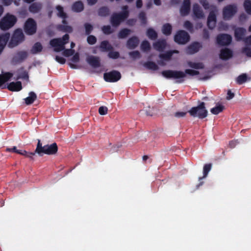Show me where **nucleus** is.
<instances>
[{
  "mask_svg": "<svg viewBox=\"0 0 251 251\" xmlns=\"http://www.w3.org/2000/svg\"><path fill=\"white\" fill-rule=\"evenodd\" d=\"M190 35L186 31L180 30L175 35L174 41L178 44L184 45L190 40Z\"/></svg>",
  "mask_w": 251,
  "mask_h": 251,
  "instance_id": "obj_11",
  "label": "nucleus"
},
{
  "mask_svg": "<svg viewBox=\"0 0 251 251\" xmlns=\"http://www.w3.org/2000/svg\"><path fill=\"white\" fill-rule=\"evenodd\" d=\"M43 49L41 44L39 42H36L33 46L32 49L30 50V52L32 54H36L39 52H41Z\"/></svg>",
  "mask_w": 251,
  "mask_h": 251,
  "instance_id": "obj_34",
  "label": "nucleus"
},
{
  "mask_svg": "<svg viewBox=\"0 0 251 251\" xmlns=\"http://www.w3.org/2000/svg\"><path fill=\"white\" fill-rule=\"evenodd\" d=\"M131 30L128 28H123L118 33V36L120 39H124L130 33Z\"/></svg>",
  "mask_w": 251,
  "mask_h": 251,
  "instance_id": "obj_35",
  "label": "nucleus"
},
{
  "mask_svg": "<svg viewBox=\"0 0 251 251\" xmlns=\"http://www.w3.org/2000/svg\"><path fill=\"white\" fill-rule=\"evenodd\" d=\"M36 99V94L33 92H30L29 93V96L25 99V103L26 105H30L33 103Z\"/></svg>",
  "mask_w": 251,
  "mask_h": 251,
  "instance_id": "obj_33",
  "label": "nucleus"
},
{
  "mask_svg": "<svg viewBox=\"0 0 251 251\" xmlns=\"http://www.w3.org/2000/svg\"><path fill=\"white\" fill-rule=\"evenodd\" d=\"M28 57V53L25 50L17 51L13 55L11 60V63L16 65L22 63Z\"/></svg>",
  "mask_w": 251,
  "mask_h": 251,
  "instance_id": "obj_10",
  "label": "nucleus"
},
{
  "mask_svg": "<svg viewBox=\"0 0 251 251\" xmlns=\"http://www.w3.org/2000/svg\"><path fill=\"white\" fill-rule=\"evenodd\" d=\"M136 22V20L135 19H130L127 21V23L129 25H135Z\"/></svg>",
  "mask_w": 251,
  "mask_h": 251,
  "instance_id": "obj_64",
  "label": "nucleus"
},
{
  "mask_svg": "<svg viewBox=\"0 0 251 251\" xmlns=\"http://www.w3.org/2000/svg\"><path fill=\"white\" fill-rule=\"evenodd\" d=\"M129 55L133 59H136L141 57V54L138 50L131 51L129 53Z\"/></svg>",
  "mask_w": 251,
  "mask_h": 251,
  "instance_id": "obj_50",
  "label": "nucleus"
},
{
  "mask_svg": "<svg viewBox=\"0 0 251 251\" xmlns=\"http://www.w3.org/2000/svg\"><path fill=\"white\" fill-rule=\"evenodd\" d=\"M184 26L185 28L190 31L193 29V26L192 24L189 21H186L184 23Z\"/></svg>",
  "mask_w": 251,
  "mask_h": 251,
  "instance_id": "obj_53",
  "label": "nucleus"
},
{
  "mask_svg": "<svg viewBox=\"0 0 251 251\" xmlns=\"http://www.w3.org/2000/svg\"><path fill=\"white\" fill-rule=\"evenodd\" d=\"M244 7L246 12L251 15V1L250 0H245L244 2Z\"/></svg>",
  "mask_w": 251,
  "mask_h": 251,
  "instance_id": "obj_44",
  "label": "nucleus"
},
{
  "mask_svg": "<svg viewBox=\"0 0 251 251\" xmlns=\"http://www.w3.org/2000/svg\"><path fill=\"white\" fill-rule=\"evenodd\" d=\"M172 31V26L171 24L169 23L165 24L162 26V32L166 36L171 35Z\"/></svg>",
  "mask_w": 251,
  "mask_h": 251,
  "instance_id": "obj_30",
  "label": "nucleus"
},
{
  "mask_svg": "<svg viewBox=\"0 0 251 251\" xmlns=\"http://www.w3.org/2000/svg\"><path fill=\"white\" fill-rule=\"evenodd\" d=\"M108 56L110 58L116 59L120 57V53L118 51H113L111 50L109 51Z\"/></svg>",
  "mask_w": 251,
  "mask_h": 251,
  "instance_id": "obj_45",
  "label": "nucleus"
},
{
  "mask_svg": "<svg viewBox=\"0 0 251 251\" xmlns=\"http://www.w3.org/2000/svg\"><path fill=\"white\" fill-rule=\"evenodd\" d=\"M141 49L143 51H149L151 49L150 43L147 40L143 41L141 45Z\"/></svg>",
  "mask_w": 251,
  "mask_h": 251,
  "instance_id": "obj_42",
  "label": "nucleus"
},
{
  "mask_svg": "<svg viewBox=\"0 0 251 251\" xmlns=\"http://www.w3.org/2000/svg\"><path fill=\"white\" fill-rule=\"evenodd\" d=\"M84 26L85 29V34L86 35H89L93 30V26L92 25L89 23H85L84 25Z\"/></svg>",
  "mask_w": 251,
  "mask_h": 251,
  "instance_id": "obj_48",
  "label": "nucleus"
},
{
  "mask_svg": "<svg viewBox=\"0 0 251 251\" xmlns=\"http://www.w3.org/2000/svg\"><path fill=\"white\" fill-rule=\"evenodd\" d=\"M87 41L89 45H94L97 42V38L92 35H88Z\"/></svg>",
  "mask_w": 251,
  "mask_h": 251,
  "instance_id": "obj_51",
  "label": "nucleus"
},
{
  "mask_svg": "<svg viewBox=\"0 0 251 251\" xmlns=\"http://www.w3.org/2000/svg\"><path fill=\"white\" fill-rule=\"evenodd\" d=\"M127 19V14L125 12L113 13L110 19L111 24L113 27H118Z\"/></svg>",
  "mask_w": 251,
  "mask_h": 251,
  "instance_id": "obj_7",
  "label": "nucleus"
},
{
  "mask_svg": "<svg viewBox=\"0 0 251 251\" xmlns=\"http://www.w3.org/2000/svg\"><path fill=\"white\" fill-rule=\"evenodd\" d=\"M147 35L151 40H155L158 36L157 32L152 28H149L147 31Z\"/></svg>",
  "mask_w": 251,
  "mask_h": 251,
  "instance_id": "obj_36",
  "label": "nucleus"
},
{
  "mask_svg": "<svg viewBox=\"0 0 251 251\" xmlns=\"http://www.w3.org/2000/svg\"><path fill=\"white\" fill-rule=\"evenodd\" d=\"M108 108L106 106H101L99 108V113L101 115H104L107 113Z\"/></svg>",
  "mask_w": 251,
  "mask_h": 251,
  "instance_id": "obj_54",
  "label": "nucleus"
},
{
  "mask_svg": "<svg viewBox=\"0 0 251 251\" xmlns=\"http://www.w3.org/2000/svg\"><path fill=\"white\" fill-rule=\"evenodd\" d=\"M166 45L167 43L165 39L159 40L153 44L154 49L159 51H162L165 49Z\"/></svg>",
  "mask_w": 251,
  "mask_h": 251,
  "instance_id": "obj_22",
  "label": "nucleus"
},
{
  "mask_svg": "<svg viewBox=\"0 0 251 251\" xmlns=\"http://www.w3.org/2000/svg\"><path fill=\"white\" fill-rule=\"evenodd\" d=\"M100 49L102 52L109 51L113 50V47L109 44V42L107 40H104L101 42L100 45Z\"/></svg>",
  "mask_w": 251,
  "mask_h": 251,
  "instance_id": "obj_26",
  "label": "nucleus"
},
{
  "mask_svg": "<svg viewBox=\"0 0 251 251\" xmlns=\"http://www.w3.org/2000/svg\"><path fill=\"white\" fill-rule=\"evenodd\" d=\"M24 29L28 35L34 34L37 31V24L35 21L32 18H28L24 24Z\"/></svg>",
  "mask_w": 251,
  "mask_h": 251,
  "instance_id": "obj_9",
  "label": "nucleus"
},
{
  "mask_svg": "<svg viewBox=\"0 0 251 251\" xmlns=\"http://www.w3.org/2000/svg\"><path fill=\"white\" fill-rule=\"evenodd\" d=\"M177 52L178 51L176 50L168 51L164 53L160 54L159 55V57L165 60H169L171 59L173 54L174 53Z\"/></svg>",
  "mask_w": 251,
  "mask_h": 251,
  "instance_id": "obj_32",
  "label": "nucleus"
},
{
  "mask_svg": "<svg viewBox=\"0 0 251 251\" xmlns=\"http://www.w3.org/2000/svg\"><path fill=\"white\" fill-rule=\"evenodd\" d=\"M55 60L56 61L61 64H64L66 62V59L58 55H56L55 56Z\"/></svg>",
  "mask_w": 251,
  "mask_h": 251,
  "instance_id": "obj_58",
  "label": "nucleus"
},
{
  "mask_svg": "<svg viewBox=\"0 0 251 251\" xmlns=\"http://www.w3.org/2000/svg\"><path fill=\"white\" fill-rule=\"evenodd\" d=\"M216 25V22L207 21V25L209 29H212L215 28Z\"/></svg>",
  "mask_w": 251,
  "mask_h": 251,
  "instance_id": "obj_60",
  "label": "nucleus"
},
{
  "mask_svg": "<svg viewBox=\"0 0 251 251\" xmlns=\"http://www.w3.org/2000/svg\"><path fill=\"white\" fill-rule=\"evenodd\" d=\"M57 151L58 146L56 143H53L50 145L48 144L43 146L40 140H38L35 152L39 156H42L44 154L54 155L57 153Z\"/></svg>",
  "mask_w": 251,
  "mask_h": 251,
  "instance_id": "obj_2",
  "label": "nucleus"
},
{
  "mask_svg": "<svg viewBox=\"0 0 251 251\" xmlns=\"http://www.w3.org/2000/svg\"><path fill=\"white\" fill-rule=\"evenodd\" d=\"M234 97V94L230 90H228L227 93L226 99L227 100H230L232 99Z\"/></svg>",
  "mask_w": 251,
  "mask_h": 251,
  "instance_id": "obj_63",
  "label": "nucleus"
},
{
  "mask_svg": "<svg viewBox=\"0 0 251 251\" xmlns=\"http://www.w3.org/2000/svg\"><path fill=\"white\" fill-rule=\"evenodd\" d=\"M43 7V5L41 2H33L31 4L28 8L30 12L35 14L39 12Z\"/></svg>",
  "mask_w": 251,
  "mask_h": 251,
  "instance_id": "obj_24",
  "label": "nucleus"
},
{
  "mask_svg": "<svg viewBox=\"0 0 251 251\" xmlns=\"http://www.w3.org/2000/svg\"><path fill=\"white\" fill-rule=\"evenodd\" d=\"M102 31L104 34L109 35L113 33V30L109 25H103L101 28Z\"/></svg>",
  "mask_w": 251,
  "mask_h": 251,
  "instance_id": "obj_47",
  "label": "nucleus"
},
{
  "mask_svg": "<svg viewBox=\"0 0 251 251\" xmlns=\"http://www.w3.org/2000/svg\"><path fill=\"white\" fill-rule=\"evenodd\" d=\"M139 39L136 36H133L128 39L126 43V46L129 49H134L138 45Z\"/></svg>",
  "mask_w": 251,
  "mask_h": 251,
  "instance_id": "obj_21",
  "label": "nucleus"
},
{
  "mask_svg": "<svg viewBox=\"0 0 251 251\" xmlns=\"http://www.w3.org/2000/svg\"><path fill=\"white\" fill-rule=\"evenodd\" d=\"M187 113V112L177 111L174 113V116L176 118H180L184 117L186 115Z\"/></svg>",
  "mask_w": 251,
  "mask_h": 251,
  "instance_id": "obj_56",
  "label": "nucleus"
},
{
  "mask_svg": "<svg viewBox=\"0 0 251 251\" xmlns=\"http://www.w3.org/2000/svg\"><path fill=\"white\" fill-rule=\"evenodd\" d=\"M22 154L21 155H23L26 157L29 158L30 159L33 160V156L35 155L36 152H35V151L34 152H27L25 150H22Z\"/></svg>",
  "mask_w": 251,
  "mask_h": 251,
  "instance_id": "obj_46",
  "label": "nucleus"
},
{
  "mask_svg": "<svg viewBox=\"0 0 251 251\" xmlns=\"http://www.w3.org/2000/svg\"><path fill=\"white\" fill-rule=\"evenodd\" d=\"M201 47L202 46L200 43L195 42L192 43L187 47L186 51L188 53L192 54L197 52Z\"/></svg>",
  "mask_w": 251,
  "mask_h": 251,
  "instance_id": "obj_16",
  "label": "nucleus"
},
{
  "mask_svg": "<svg viewBox=\"0 0 251 251\" xmlns=\"http://www.w3.org/2000/svg\"><path fill=\"white\" fill-rule=\"evenodd\" d=\"M191 8L190 0H184L180 8V13L181 16H185L189 14Z\"/></svg>",
  "mask_w": 251,
  "mask_h": 251,
  "instance_id": "obj_15",
  "label": "nucleus"
},
{
  "mask_svg": "<svg viewBox=\"0 0 251 251\" xmlns=\"http://www.w3.org/2000/svg\"><path fill=\"white\" fill-rule=\"evenodd\" d=\"M144 66L148 69L153 71L158 69V66L153 61H148L145 63Z\"/></svg>",
  "mask_w": 251,
  "mask_h": 251,
  "instance_id": "obj_37",
  "label": "nucleus"
},
{
  "mask_svg": "<svg viewBox=\"0 0 251 251\" xmlns=\"http://www.w3.org/2000/svg\"><path fill=\"white\" fill-rule=\"evenodd\" d=\"M211 167L212 165L210 163L204 165L203 171V176L202 177H199L200 180H201L202 178L205 177L207 176L209 172L210 171L211 169Z\"/></svg>",
  "mask_w": 251,
  "mask_h": 251,
  "instance_id": "obj_41",
  "label": "nucleus"
},
{
  "mask_svg": "<svg viewBox=\"0 0 251 251\" xmlns=\"http://www.w3.org/2000/svg\"><path fill=\"white\" fill-rule=\"evenodd\" d=\"M25 40V36L21 28L16 29L13 32L8 47L13 48L22 43Z\"/></svg>",
  "mask_w": 251,
  "mask_h": 251,
  "instance_id": "obj_5",
  "label": "nucleus"
},
{
  "mask_svg": "<svg viewBox=\"0 0 251 251\" xmlns=\"http://www.w3.org/2000/svg\"><path fill=\"white\" fill-rule=\"evenodd\" d=\"M237 7L234 4H228L223 9V18L225 21L230 20L237 13Z\"/></svg>",
  "mask_w": 251,
  "mask_h": 251,
  "instance_id": "obj_8",
  "label": "nucleus"
},
{
  "mask_svg": "<svg viewBox=\"0 0 251 251\" xmlns=\"http://www.w3.org/2000/svg\"><path fill=\"white\" fill-rule=\"evenodd\" d=\"M122 11L121 12H125L127 14V18L128 17L129 15V12L128 11V6L127 5L123 6L122 8Z\"/></svg>",
  "mask_w": 251,
  "mask_h": 251,
  "instance_id": "obj_62",
  "label": "nucleus"
},
{
  "mask_svg": "<svg viewBox=\"0 0 251 251\" xmlns=\"http://www.w3.org/2000/svg\"><path fill=\"white\" fill-rule=\"evenodd\" d=\"M232 56V51L228 48H225L222 49L220 51V57L222 60H228L229 58H231Z\"/></svg>",
  "mask_w": 251,
  "mask_h": 251,
  "instance_id": "obj_18",
  "label": "nucleus"
},
{
  "mask_svg": "<svg viewBox=\"0 0 251 251\" xmlns=\"http://www.w3.org/2000/svg\"><path fill=\"white\" fill-rule=\"evenodd\" d=\"M121 78V73L116 70H113L103 74L104 80L108 82H115L119 80Z\"/></svg>",
  "mask_w": 251,
  "mask_h": 251,
  "instance_id": "obj_12",
  "label": "nucleus"
},
{
  "mask_svg": "<svg viewBox=\"0 0 251 251\" xmlns=\"http://www.w3.org/2000/svg\"><path fill=\"white\" fill-rule=\"evenodd\" d=\"M199 72L192 69H186L185 72L176 70H165L161 72L162 75L167 79L174 78L177 79L176 82L181 83L184 82L183 79L186 77V75H189L191 76H195L199 74Z\"/></svg>",
  "mask_w": 251,
  "mask_h": 251,
  "instance_id": "obj_1",
  "label": "nucleus"
},
{
  "mask_svg": "<svg viewBox=\"0 0 251 251\" xmlns=\"http://www.w3.org/2000/svg\"><path fill=\"white\" fill-rule=\"evenodd\" d=\"M248 76L246 74H242L239 75L236 78V82L237 84L241 85L247 81Z\"/></svg>",
  "mask_w": 251,
  "mask_h": 251,
  "instance_id": "obj_39",
  "label": "nucleus"
},
{
  "mask_svg": "<svg viewBox=\"0 0 251 251\" xmlns=\"http://www.w3.org/2000/svg\"><path fill=\"white\" fill-rule=\"evenodd\" d=\"M13 76V74L10 72H6L0 75V87L5 82L10 80Z\"/></svg>",
  "mask_w": 251,
  "mask_h": 251,
  "instance_id": "obj_25",
  "label": "nucleus"
},
{
  "mask_svg": "<svg viewBox=\"0 0 251 251\" xmlns=\"http://www.w3.org/2000/svg\"><path fill=\"white\" fill-rule=\"evenodd\" d=\"M72 9L73 11L76 12H80L84 9V5L82 1H77L74 3Z\"/></svg>",
  "mask_w": 251,
  "mask_h": 251,
  "instance_id": "obj_28",
  "label": "nucleus"
},
{
  "mask_svg": "<svg viewBox=\"0 0 251 251\" xmlns=\"http://www.w3.org/2000/svg\"><path fill=\"white\" fill-rule=\"evenodd\" d=\"M60 27L61 28V30H63L64 31L67 32L69 33H71L73 31V28L70 25H60Z\"/></svg>",
  "mask_w": 251,
  "mask_h": 251,
  "instance_id": "obj_55",
  "label": "nucleus"
},
{
  "mask_svg": "<svg viewBox=\"0 0 251 251\" xmlns=\"http://www.w3.org/2000/svg\"><path fill=\"white\" fill-rule=\"evenodd\" d=\"M56 9L58 11L57 16L61 18H67V14L64 12L63 8L61 5H57L56 6Z\"/></svg>",
  "mask_w": 251,
  "mask_h": 251,
  "instance_id": "obj_40",
  "label": "nucleus"
},
{
  "mask_svg": "<svg viewBox=\"0 0 251 251\" xmlns=\"http://www.w3.org/2000/svg\"><path fill=\"white\" fill-rule=\"evenodd\" d=\"M188 112L190 116L193 117H197L201 119L205 118L208 114L204 102H199L198 106L192 107Z\"/></svg>",
  "mask_w": 251,
  "mask_h": 251,
  "instance_id": "obj_3",
  "label": "nucleus"
},
{
  "mask_svg": "<svg viewBox=\"0 0 251 251\" xmlns=\"http://www.w3.org/2000/svg\"><path fill=\"white\" fill-rule=\"evenodd\" d=\"M63 55L65 57H69L73 55L75 53V50L72 49H64L63 50Z\"/></svg>",
  "mask_w": 251,
  "mask_h": 251,
  "instance_id": "obj_52",
  "label": "nucleus"
},
{
  "mask_svg": "<svg viewBox=\"0 0 251 251\" xmlns=\"http://www.w3.org/2000/svg\"><path fill=\"white\" fill-rule=\"evenodd\" d=\"M246 30L243 27H238L235 30V37L237 40L242 39L244 36Z\"/></svg>",
  "mask_w": 251,
  "mask_h": 251,
  "instance_id": "obj_29",
  "label": "nucleus"
},
{
  "mask_svg": "<svg viewBox=\"0 0 251 251\" xmlns=\"http://www.w3.org/2000/svg\"><path fill=\"white\" fill-rule=\"evenodd\" d=\"M69 40V35L66 34L63 36L62 38H54L51 39L50 42V44L52 47H54V50L55 52H60L65 49V45L68 43Z\"/></svg>",
  "mask_w": 251,
  "mask_h": 251,
  "instance_id": "obj_4",
  "label": "nucleus"
},
{
  "mask_svg": "<svg viewBox=\"0 0 251 251\" xmlns=\"http://www.w3.org/2000/svg\"><path fill=\"white\" fill-rule=\"evenodd\" d=\"M201 3L202 5L203 6V8L205 9H209V4L207 0H203V1H201Z\"/></svg>",
  "mask_w": 251,
  "mask_h": 251,
  "instance_id": "obj_61",
  "label": "nucleus"
},
{
  "mask_svg": "<svg viewBox=\"0 0 251 251\" xmlns=\"http://www.w3.org/2000/svg\"><path fill=\"white\" fill-rule=\"evenodd\" d=\"M188 65L190 67L195 69H201L204 68V65L202 63L189 62Z\"/></svg>",
  "mask_w": 251,
  "mask_h": 251,
  "instance_id": "obj_43",
  "label": "nucleus"
},
{
  "mask_svg": "<svg viewBox=\"0 0 251 251\" xmlns=\"http://www.w3.org/2000/svg\"><path fill=\"white\" fill-rule=\"evenodd\" d=\"M242 52L245 53L248 57H251V49L250 48H243Z\"/></svg>",
  "mask_w": 251,
  "mask_h": 251,
  "instance_id": "obj_57",
  "label": "nucleus"
},
{
  "mask_svg": "<svg viewBox=\"0 0 251 251\" xmlns=\"http://www.w3.org/2000/svg\"><path fill=\"white\" fill-rule=\"evenodd\" d=\"M17 72L18 73V75L16 77H14L15 80H18L20 79L27 80L28 79V72L25 70L24 67H22L18 69Z\"/></svg>",
  "mask_w": 251,
  "mask_h": 251,
  "instance_id": "obj_20",
  "label": "nucleus"
},
{
  "mask_svg": "<svg viewBox=\"0 0 251 251\" xmlns=\"http://www.w3.org/2000/svg\"><path fill=\"white\" fill-rule=\"evenodd\" d=\"M193 13L194 17L198 19H201L204 17V14L201 8L198 3L193 5Z\"/></svg>",
  "mask_w": 251,
  "mask_h": 251,
  "instance_id": "obj_14",
  "label": "nucleus"
},
{
  "mask_svg": "<svg viewBox=\"0 0 251 251\" xmlns=\"http://www.w3.org/2000/svg\"><path fill=\"white\" fill-rule=\"evenodd\" d=\"M17 18L13 15L6 14L0 21V28L2 30H7L16 23Z\"/></svg>",
  "mask_w": 251,
  "mask_h": 251,
  "instance_id": "obj_6",
  "label": "nucleus"
},
{
  "mask_svg": "<svg viewBox=\"0 0 251 251\" xmlns=\"http://www.w3.org/2000/svg\"><path fill=\"white\" fill-rule=\"evenodd\" d=\"M88 63L94 68H97L100 66V59L99 57L90 56L87 58Z\"/></svg>",
  "mask_w": 251,
  "mask_h": 251,
  "instance_id": "obj_17",
  "label": "nucleus"
},
{
  "mask_svg": "<svg viewBox=\"0 0 251 251\" xmlns=\"http://www.w3.org/2000/svg\"><path fill=\"white\" fill-rule=\"evenodd\" d=\"M139 18L141 21V24L145 25L147 24V18L144 12L142 11L139 14Z\"/></svg>",
  "mask_w": 251,
  "mask_h": 251,
  "instance_id": "obj_49",
  "label": "nucleus"
},
{
  "mask_svg": "<svg viewBox=\"0 0 251 251\" xmlns=\"http://www.w3.org/2000/svg\"><path fill=\"white\" fill-rule=\"evenodd\" d=\"M214 9L211 10L207 17V21L210 22H217V18L216 13L217 12V9L216 6H213Z\"/></svg>",
  "mask_w": 251,
  "mask_h": 251,
  "instance_id": "obj_31",
  "label": "nucleus"
},
{
  "mask_svg": "<svg viewBox=\"0 0 251 251\" xmlns=\"http://www.w3.org/2000/svg\"><path fill=\"white\" fill-rule=\"evenodd\" d=\"M7 89L11 91H19L22 89L21 81L11 82L7 85Z\"/></svg>",
  "mask_w": 251,
  "mask_h": 251,
  "instance_id": "obj_23",
  "label": "nucleus"
},
{
  "mask_svg": "<svg viewBox=\"0 0 251 251\" xmlns=\"http://www.w3.org/2000/svg\"><path fill=\"white\" fill-rule=\"evenodd\" d=\"M71 60L75 63H77L79 61V55L78 53H76L72 57Z\"/></svg>",
  "mask_w": 251,
  "mask_h": 251,
  "instance_id": "obj_59",
  "label": "nucleus"
},
{
  "mask_svg": "<svg viewBox=\"0 0 251 251\" xmlns=\"http://www.w3.org/2000/svg\"><path fill=\"white\" fill-rule=\"evenodd\" d=\"M98 14L100 17H106L109 15L110 10L107 6H102L98 9Z\"/></svg>",
  "mask_w": 251,
  "mask_h": 251,
  "instance_id": "obj_27",
  "label": "nucleus"
},
{
  "mask_svg": "<svg viewBox=\"0 0 251 251\" xmlns=\"http://www.w3.org/2000/svg\"><path fill=\"white\" fill-rule=\"evenodd\" d=\"M224 109V106L222 105L219 104L215 107L211 109V112L214 115H217L222 112Z\"/></svg>",
  "mask_w": 251,
  "mask_h": 251,
  "instance_id": "obj_38",
  "label": "nucleus"
},
{
  "mask_svg": "<svg viewBox=\"0 0 251 251\" xmlns=\"http://www.w3.org/2000/svg\"><path fill=\"white\" fill-rule=\"evenodd\" d=\"M10 38V33H6L0 35V54L3 51Z\"/></svg>",
  "mask_w": 251,
  "mask_h": 251,
  "instance_id": "obj_19",
  "label": "nucleus"
},
{
  "mask_svg": "<svg viewBox=\"0 0 251 251\" xmlns=\"http://www.w3.org/2000/svg\"><path fill=\"white\" fill-rule=\"evenodd\" d=\"M217 43L220 46H226L229 45L232 41L231 36L227 34H220L217 36Z\"/></svg>",
  "mask_w": 251,
  "mask_h": 251,
  "instance_id": "obj_13",
  "label": "nucleus"
}]
</instances>
